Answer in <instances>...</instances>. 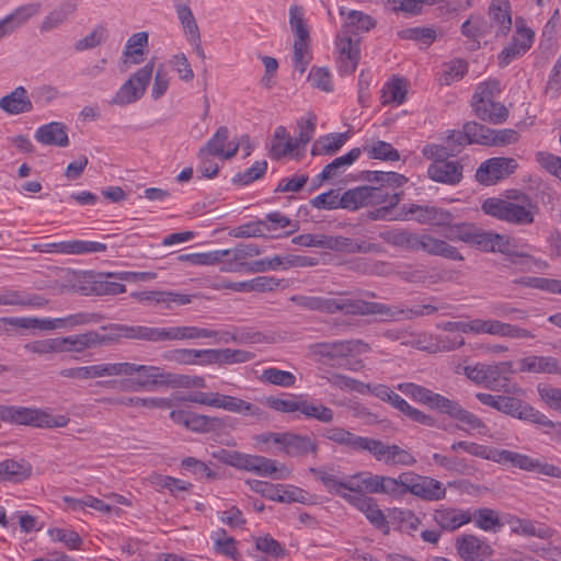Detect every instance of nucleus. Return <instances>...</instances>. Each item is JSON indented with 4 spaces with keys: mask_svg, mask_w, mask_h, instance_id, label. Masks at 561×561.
I'll return each mask as SVG.
<instances>
[{
    "mask_svg": "<svg viewBox=\"0 0 561 561\" xmlns=\"http://www.w3.org/2000/svg\"><path fill=\"white\" fill-rule=\"evenodd\" d=\"M118 324H112L108 327L110 332L107 334H100L96 331H88L80 334L69 335L65 337H55L57 341L58 353H82L88 348H93L101 345H108L113 342L119 341L121 336H116Z\"/></svg>",
    "mask_w": 561,
    "mask_h": 561,
    "instance_id": "6",
    "label": "nucleus"
},
{
    "mask_svg": "<svg viewBox=\"0 0 561 561\" xmlns=\"http://www.w3.org/2000/svg\"><path fill=\"white\" fill-rule=\"evenodd\" d=\"M514 373L512 362H500L495 364H485V388L492 391H502L505 388V381Z\"/></svg>",
    "mask_w": 561,
    "mask_h": 561,
    "instance_id": "31",
    "label": "nucleus"
},
{
    "mask_svg": "<svg viewBox=\"0 0 561 561\" xmlns=\"http://www.w3.org/2000/svg\"><path fill=\"white\" fill-rule=\"evenodd\" d=\"M291 301L306 310L332 314L333 298L296 295L291 297Z\"/></svg>",
    "mask_w": 561,
    "mask_h": 561,
    "instance_id": "48",
    "label": "nucleus"
},
{
    "mask_svg": "<svg viewBox=\"0 0 561 561\" xmlns=\"http://www.w3.org/2000/svg\"><path fill=\"white\" fill-rule=\"evenodd\" d=\"M408 486V493L420 497L425 501H439L446 496V488L444 484L431 477L420 476L410 471V474L404 477Z\"/></svg>",
    "mask_w": 561,
    "mask_h": 561,
    "instance_id": "11",
    "label": "nucleus"
},
{
    "mask_svg": "<svg viewBox=\"0 0 561 561\" xmlns=\"http://www.w3.org/2000/svg\"><path fill=\"white\" fill-rule=\"evenodd\" d=\"M280 450L291 457H302L308 454H316L318 445L309 436L284 433Z\"/></svg>",
    "mask_w": 561,
    "mask_h": 561,
    "instance_id": "28",
    "label": "nucleus"
},
{
    "mask_svg": "<svg viewBox=\"0 0 561 561\" xmlns=\"http://www.w3.org/2000/svg\"><path fill=\"white\" fill-rule=\"evenodd\" d=\"M312 353L320 357L336 358L352 354H364L370 351V346L360 340H347L335 342L316 343L311 346Z\"/></svg>",
    "mask_w": 561,
    "mask_h": 561,
    "instance_id": "14",
    "label": "nucleus"
},
{
    "mask_svg": "<svg viewBox=\"0 0 561 561\" xmlns=\"http://www.w3.org/2000/svg\"><path fill=\"white\" fill-rule=\"evenodd\" d=\"M347 133H332L320 137L312 146L311 154H335L347 141Z\"/></svg>",
    "mask_w": 561,
    "mask_h": 561,
    "instance_id": "41",
    "label": "nucleus"
},
{
    "mask_svg": "<svg viewBox=\"0 0 561 561\" xmlns=\"http://www.w3.org/2000/svg\"><path fill=\"white\" fill-rule=\"evenodd\" d=\"M397 388L415 402L426 405L432 410H437L440 413L448 414L451 419L467 424L470 430L477 431L481 435H486L489 432L485 423L472 412L463 409L458 401L413 382L399 383Z\"/></svg>",
    "mask_w": 561,
    "mask_h": 561,
    "instance_id": "1",
    "label": "nucleus"
},
{
    "mask_svg": "<svg viewBox=\"0 0 561 561\" xmlns=\"http://www.w3.org/2000/svg\"><path fill=\"white\" fill-rule=\"evenodd\" d=\"M445 240L457 242L461 241L476 245L483 251H494L495 247L501 244L503 237L497 233L485 232L470 222L453 221L444 228Z\"/></svg>",
    "mask_w": 561,
    "mask_h": 561,
    "instance_id": "5",
    "label": "nucleus"
},
{
    "mask_svg": "<svg viewBox=\"0 0 561 561\" xmlns=\"http://www.w3.org/2000/svg\"><path fill=\"white\" fill-rule=\"evenodd\" d=\"M121 339L144 340L149 342L174 341V327L117 325Z\"/></svg>",
    "mask_w": 561,
    "mask_h": 561,
    "instance_id": "12",
    "label": "nucleus"
},
{
    "mask_svg": "<svg viewBox=\"0 0 561 561\" xmlns=\"http://www.w3.org/2000/svg\"><path fill=\"white\" fill-rule=\"evenodd\" d=\"M229 129L226 126L219 127L211 138L201 148L202 154L211 153L222 159L234 157L239 150V144L228 141Z\"/></svg>",
    "mask_w": 561,
    "mask_h": 561,
    "instance_id": "20",
    "label": "nucleus"
},
{
    "mask_svg": "<svg viewBox=\"0 0 561 561\" xmlns=\"http://www.w3.org/2000/svg\"><path fill=\"white\" fill-rule=\"evenodd\" d=\"M365 187V203L366 206H377L382 204H389L390 206H397L401 201V194L398 192H391L386 186H369Z\"/></svg>",
    "mask_w": 561,
    "mask_h": 561,
    "instance_id": "42",
    "label": "nucleus"
},
{
    "mask_svg": "<svg viewBox=\"0 0 561 561\" xmlns=\"http://www.w3.org/2000/svg\"><path fill=\"white\" fill-rule=\"evenodd\" d=\"M343 312L352 316L378 314L383 319H397L404 313V310L392 308L388 305L360 299L333 298L332 314Z\"/></svg>",
    "mask_w": 561,
    "mask_h": 561,
    "instance_id": "8",
    "label": "nucleus"
},
{
    "mask_svg": "<svg viewBox=\"0 0 561 561\" xmlns=\"http://www.w3.org/2000/svg\"><path fill=\"white\" fill-rule=\"evenodd\" d=\"M295 141L284 126H277L271 141L270 156L272 159H280L297 149Z\"/></svg>",
    "mask_w": 561,
    "mask_h": 561,
    "instance_id": "38",
    "label": "nucleus"
},
{
    "mask_svg": "<svg viewBox=\"0 0 561 561\" xmlns=\"http://www.w3.org/2000/svg\"><path fill=\"white\" fill-rule=\"evenodd\" d=\"M489 18L491 20V27L494 28L496 35L506 34L512 26L507 0H492L489 7Z\"/></svg>",
    "mask_w": 561,
    "mask_h": 561,
    "instance_id": "33",
    "label": "nucleus"
},
{
    "mask_svg": "<svg viewBox=\"0 0 561 561\" xmlns=\"http://www.w3.org/2000/svg\"><path fill=\"white\" fill-rule=\"evenodd\" d=\"M239 470L254 472L261 477H273L284 480L289 478L290 471L285 467H277V462L273 459L257 455H241Z\"/></svg>",
    "mask_w": 561,
    "mask_h": 561,
    "instance_id": "13",
    "label": "nucleus"
},
{
    "mask_svg": "<svg viewBox=\"0 0 561 561\" xmlns=\"http://www.w3.org/2000/svg\"><path fill=\"white\" fill-rule=\"evenodd\" d=\"M0 420L16 425L41 428L65 427L69 423L66 415H53L36 408L0 404Z\"/></svg>",
    "mask_w": 561,
    "mask_h": 561,
    "instance_id": "4",
    "label": "nucleus"
},
{
    "mask_svg": "<svg viewBox=\"0 0 561 561\" xmlns=\"http://www.w3.org/2000/svg\"><path fill=\"white\" fill-rule=\"evenodd\" d=\"M34 137L44 146L67 147L69 145L67 126L61 122H50L39 126Z\"/></svg>",
    "mask_w": 561,
    "mask_h": 561,
    "instance_id": "26",
    "label": "nucleus"
},
{
    "mask_svg": "<svg viewBox=\"0 0 561 561\" xmlns=\"http://www.w3.org/2000/svg\"><path fill=\"white\" fill-rule=\"evenodd\" d=\"M199 339H219L228 342L227 337H222L220 332L207 328L195 325H176L174 327V341H187Z\"/></svg>",
    "mask_w": 561,
    "mask_h": 561,
    "instance_id": "43",
    "label": "nucleus"
},
{
    "mask_svg": "<svg viewBox=\"0 0 561 561\" xmlns=\"http://www.w3.org/2000/svg\"><path fill=\"white\" fill-rule=\"evenodd\" d=\"M370 159L382 161H398L400 160L399 151L393 146L383 140H374L367 142L362 149Z\"/></svg>",
    "mask_w": 561,
    "mask_h": 561,
    "instance_id": "45",
    "label": "nucleus"
},
{
    "mask_svg": "<svg viewBox=\"0 0 561 561\" xmlns=\"http://www.w3.org/2000/svg\"><path fill=\"white\" fill-rule=\"evenodd\" d=\"M471 516L474 525L484 531H496L504 525L499 513L488 507L476 510Z\"/></svg>",
    "mask_w": 561,
    "mask_h": 561,
    "instance_id": "49",
    "label": "nucleus"
},
{
    "mask_svg": "<svg viewBox=\"0 0 561 561\" xmlns=\"http://www.w3.org/2000/svg\"><path fill=\"white\" fill-rule=\"evenodd\" d=\"M220 425V420L218 417L197 414L192 412L187 430L196 433H207L214 431L216 427Z\"/></svg>",
    "mask_w": 561,
    "mask_h": 561,
    "instance_id": "62",
    "label": "nucleus"
},
{
    "mask_svg": "<svg viewBox=\"0 0 561 561\" xmlns=\"http://www.w3.org/2000/svg\"><path fill=\"white\" fill-rule=\"evenodd\" d=\"M476 398L484 405L491 407L502 413L508 414L516 417L520 405V400L506 397V396H493L491 393L478 392Z\"/></svg>",
    "mask_w": 561,
    "mask_h": 561,
    "instance_id": "37",
    "label": "nucleus"
},
{
    "mask_svg": "<svg viewBox=\"0 0 561 561\" xmlns=\"http://www.w3.org/2000/svg\"><path fill=\"white\" fill-rule=\"evenodd\" d=\"M360 153V148H353L346 154L335 158L313 180L316 182L313 188L321 185L324 181L333 180L343 174L359 158Z\"/></svg>",
    "mask_w": 561,
    "mask_h": 561,
    "instance_id": "23",
    "label": "nucleus"
},
{
    "mask_svg": "<svg viewBox=\"0 0 561 561\" xmlns=\"http://www.w3.org/2000/svg\"><path fill=\"white\" fill-rule=\"evenodd\" d=\"M261 381L279 386V387H293L296 382V377L290 371L282 370L276 367H270L262 371L260 377Z\"/></svg>",
    "mask_w": 561,
    "mask_h": 561,
    "instance_id": "54",
    "label": "nucleus"
},
{
    "mask_svg": "<svg viewBox=\"0 0 561 561\" xmlns=\"http://www.w3.org/2000/svg\"><path fill=\"white\" fill-rule=\"evenodd\" d=\"M127 277L125 274H106L103 280L96 283L95 290L101 295H118L126 291L123 284Z\"/></svg>",
    "mask_w": 561,
    "mask_h": 561,
    "instance_id": "53",
    "label": "nucleus"
},
{
    "mask_svg": "<svg viewBox=\"0 0 561 561\" xmlns=\"http://www.w3.org/2000/svg\"><path fill=\"white\" fill-rule=\"evenodd\" d=\"M381 92L382 104L400 105L405 100L407 82L403 79L394 78L383 85Z\"/></svg>",
    "mask_w": 561,
    "mask_h": 561,
    "instance_id": "47",
    "label": "nucleus"
},
{
    "mask_svg": "<svg viewBox=\"0 0 561 561\" xmlns=\"http://www.w3.org/2000/svg\"><path fill=\"white\" fill-rule=\"evenodd\" d=\"M266 169L267 162L265 160L256 161L244 172L236 174L232 182L239 185H249L253 181L260 179L266 172Z\"/></svg>",
    "mask_w": 561,
    "mask_h": 561,
    "instance_id": "64",
    "label": "nucleus"
},
{
    "mask_svg": "<svg viewBox=\"0 0 561 561\" xmlns=\"http://www.w3.org/2000/svg\"><path fill=\"white\" fill-rule=\"evenodd\" d=\"M153 69L154 62L153 60H150L142 68L131 75L129 79L116 91L111 100V104L125 106L140 100L145 95L147 87L150 83Z\"/></svg>",
    "mask_w": 561,
    "mask_h": 561,
    "instance_id": "7",
    "label": "nucleus"
},
{
    "mask_svg": "<svg viewBox=\"0 0 561 561\" xmlns=\"http://www.w3.org/2000/svg\"><path fill=\"white\" fill-rule=\"evenodd\" d=\"M420 250L430 255L442 256L453 261H463L462 254L456 247L430 233L416 234L415 251Z\"/></svg>",
    "mask_w": 561,
    "mask_h": 561,
    "instance_id": "16",
    "label": "nucleus"
},
{
    "mask_svg": "<svg viewBox=\"0 0 561 561\" xmlns=\"http://www.w3.org/2000/svg\"><path fill=\"white\" fill-rule=\"evenodd\" d=\"M300 413L307 419H313L322 423H331L334 419V412L331 408L324 405L319 400H307L302 397Z\"/></svg>",
    "mask_w": 561,
    "mask_h": 561,
    "instance_id": "44",
    "label": "nucleus"
},
{
    "mask_svg": "<svg viewBox=\"0 0 561 561\" xmlns=\"http://www.w3.org/2000/svg\"><path fill=\"white\" fill-rule=\"evenodd\" d=\"M364 451L369 453L377 461L387 466L412 467L416 463V459L410 450L370 437H367Z\"/></svg>",
    "mask_w": 561,
    "mask_h": 561,
    "instance_id": "9",
    "label": "nucleus"
},
{
    "mask_svg": "<svg viewBox=\"0 0 561 561\" xmlns=\"http://www.w3.org/2000/svg\"><path fill=\"white\" fill-rule=\"evenodd\" d=\"M32 474V466L25 460L5 459L0 462L1 481L22 482Z\"/></svg>",
    "mask_w": 561,
    "mask_h": 561,
    "instance_id": "36",
    "label": "nucleus"
},
{
    "mask_svg": "<svg viewBox=\"0 0 561 561\" xmlns=\"http://www.w3.org/2000/svg\"><path fill=\"white\" fill-rule=\"evenodd\" d=\"M434 522L446 531H455L472 520L471 513L456 507H439L433 513Z\"/></svg>",
    "mask_w": 561,
    "mask_h": 561,
    "instance_id": "24",
    "label": "nucleus"
},
{
    "mask_svg": "<svg viewBox=\"0 0 561 561\" xmlns=\"http://www.w3.org/2000/svg\"><path fill=\"white\" fill-rule=\"evenodd\" d=\"M322 436L331 442L347 447L352 451H364L367 437L355 435L342 427L325 428Z\"/></svg>",
    "mask_w": 561,
    "mask_h": 561,
    "instance_id": "35",
    "label": "nucleus"
},
{
    "mask_svg": "<svg viewBox=\"0 0 561 561\" xmlns=\"http://www.w3.org/2000/svg\"><path fill=\"white\" fill-rule=\"evenodd\" d=\"M468 71V65L462 59H454L443 66L440 83L450 85L460 80Z\"/></svg>",
    "mask_w": 561,
    "mask_h": 561,
    "instance_id": "55",
    "label": "nucleus"
},
{
    "mask_svg": "<svg viewBox=\"0 0 561 561\" xmlns=\"http://www.w3.org/2000/svg\"><path fill=\"white\" fill-rule=\"evenodd\" d=\"M428 205L404 204L400 213L396 215V220H415L421 225H427L430 215Z\"/></svg>",
    "mask_w": 561,
    "mask_h": 561,
    "instance_id": "51",
    "label": "nucleus"
},
{
    "mask_svg": "<svg viewBox=\"0 0 561 561\" xmlns=\"http://www.w3.org/2000/svg\"><path fill=\"white\" fill-rule=\"evenodd\" d=\"M516 417L520 420H526L537 425L547 427V428H556L558 423H553L550 419H548L543 413L535 410L533 407L528 404H524L520 402L518 413Z\"/></svg>",
    "mask_w": 561,
    "mask_h": 561,
    "instance_id": "58",
    "label": "nucleus"
},
{
    "mask_svg": "<svg viewBox=\"0 0 561 561\" xmlns=\"http://www.w3.org/2000/svg\"><path fill=\"white\" fill-rule=\"evenodd\" d=\"M174 9L186 38L201 34L196 19L186 2L175 0Z\"/></svg>",
    "mask_w": 561,
    "mask_h": 561,
    "instance_id": "46",
    "label": "nucleus"
},
{
    "mask_svg": "<svg viewBox=\"0 0 561 561\" xmlns=\"http://www.w3.org/2000/svg\"><path fill=\"white\" fill-rule=\"evenodd\" d=\"M289 25L295 38H309V30L305 21V11L300 5L289 8Z\"/></svg>",
    "mask_w": 561,
    "mask_h": 561,
    "instance_id": "59",
    "label": "nucleus"
},
{
    "mask_svg": "<svg viewBox=\"0 0 561 561\" xmlns=\"http://www.w3.org/2000/svg\"><path fill=\"white\" fill-rule=\"evenodd\" d=\"M227 250L230 252V255L221 267V271L229 273H236L242 270L247 271L251 263L249 260L260 255L262 252L261 248L254 243H240L234 249Z\"/></svg>",
    "mask_w": 561,
    "mask_h": 561,
    "instance_id": "21",
    "label": "nucleus"
},
{
    "mask_svg": "<svg viewBox=\"0 0 561 561\" xmlns=\"http://www.w3.org/2000/svg\"><path fill=\"white\" fill-rule=\"evenodd\" d=\"M463 167L459 161L438 160L432 162L427 168V175L437 183L456 185L462 180Z\"/></svg>",
    "mask_w": 561,
    "mask_h": 561,
    "instance_id": "19",
    "label": "nucleus"
},
{
    "mask_svg": "<svg viewBox=\"0 0 561 561\" xmlns=\"http://www.w3.org/2000/svg\"><path fill=\"white\" fill-rule=\"evenodd\" d=\"M472 106L477 116L480 119L486 121L489 123L501 124L508 116L507 108L503 104L497 103L494 100L485 99L472 101Z\"/></svg>",
    "mask_w": 561,
    "mask_h": 561,
    "instance_id": "32",
    "label": "nucleus"
},
{
    "mask_svg": "<svg viewBox=\"0 0 561 561\" xmlns=\"http://www.w3.org/2000/svg\"><path fill=\"white\" fill-rule=\"evenodd\" d=\"M385 239L392 245L415 251L416 233H412L405 229L391 230L387 232Z\"/></svg>",
    "mask_w": 561,
    "mask_h": 561,
    "instance_id": "63",
    "label": "nucleus"
},
{
    "mask_svg": "<svg viewBox=\"0 0 561 561\" xmlns=\"http://www.w3.org/2000/svg\"><path fill=\"white\" fill-rule=\"evenodd\" d=\"M522 373L561 375V360L552 356L530 355L518 360Z\"/></svg>",
    "mask_w": 561,
    "mask_h": 561,
    "instance_id": "25",
    "label": "nucleus"
},
{
    "mask_svg": "<svg viewBox=\"0 0 561 561\" xmlns=\"http://www.w3.org/2000/svg\"><path fill=\"white\" fill-rule=\"evenodd\" d=\"M517 165L513 158L494 157L480 164L476 172V179L481 184L492 185L514 173Z\"/></svg>",
    "mask_w": 561,
    "mask_h": 561,
    "instance_id": "10",
    "label": "nucleus"
},
{
    "mask_svg": "<svg viewBox=\"0 0 561 561\" xmlns=\"http://www.w3.org/2000/svg\"><path fill=\"white\" fill-rule=\"evenodd\" d=\"M77 275L70 270L56 268L54 276L48 278L45 283L37 288L42 290H49L54 295H65L77 291Z\"/></svg>",
    "mask_w": 561,
    "mask_h": 561,
    "instance_id": "27",
    "label": "nucleus"
},
{
    "mask_svg": "<svg viewBox=\"0 0 561 561\" xmlns=\"http://www.w3.org/2000/svg\"><path fill=\"white\" fill-rule=\"evenodd\" d=\"M465 130L467 131L470 144L492 146L493 129L476 122H469L465 124Z\"/></svg>",
    "mask_w": 561,
    "mask_h": 561,
    "instance_id": "56",
    "label": "nucleus"
},
{
    "mask_svg": "<svg viewBox=\"0 0 561 561\" xmlns=\"http://www.w3.org/2000/svg\"><path fill=\"white\" fill-rule=\"evenodd\" d=\"M309 38H295L294 42V67L304 73L310 62Z\"/></svg>",
    "mask_w": 561,
    "mask_h": 561,
    "instance_id": "61",
    "label": "nucleus"
},
{
    "mask_svg": "<svg viewBox=\"0 0 561 561\" xmlns=\"http://www.w3.org/2000/svg\"><path fill=\"white\" fill-rule=\"evenodd\" d=\"M506 523L510 525L511 531L518 536L537 537L547 540L552 538L556 534L553 528L543 523L519 518L517 516H508Z\"/></svg>",
    "mask_w": 561,
    "mask_h": 561,
    "instance_id": "22",
    "label": "nucleus"
},
{
    "mask_svg": "<svg viewBox=\"0 0 561 561\" xmlns=\"http://www.w3.org/2000/svg\"><path fill=\"white\" fill-rule=\"evenodd\" d=\"M486 334L515 340H533L536 337V334L529 329L497 319H488Z\"/></svg>",
    "mask_w": 561,
    "mask_h": 561,
    "instance_id": "30",
    "label": "nucleus"
},
{
    "mask_svg": "<svg viewBox=\"0 0 561 561\" xmlns=\"http://www.w3.org/2000/svg\"><path fill=\"white\" fill-rule=\"evenodd\" d=\"M481 208L489 216L518 226L533 224L538 210L537 205L524 193L515 194L513 201L486 198Z\"/></svg>",
    "mask_w": 561,
    "mask_h": 561,
    "instance_id": "3",
    "label": "nucleus"
},
{
    "mask_svg": "<svg viewBox=\"0 0 561 561\" xmlns=\"http://www.w3.org/2000/svg\"><path fill=\"white\" fill-rule=\"evenodd\" d=\"M148 44V33L139 32L131 35L124 50V59L122 60V70L126 71L128 69L129 62L134 65H138L142 61L144 50Z\"/></svg>",
    "mask_w": 561,
    "mask_h": 561,
    "instance_id": "34",
    "label": "nucleus"
},
{
    "mask_svg": "<svg viewBox=\"0 0 561 561\" xmlns=\"http://www.w3.org/2000/svg\"><path fill=\"white\" fill-rule=\"evenodd\" d=\"M41 10L39 3H28L13 10L5 18L12 25L14 31L24 25L32 16L36 15Z\"/></svg>",
    "mask_w": 561,
    "mask_h": 561,
    "instance_id": "57",
    "label": "nucleus"
},
{
    "mask_svg": "<svg viewBox=\"0 0 561 561\" xmlns=\"http://www.w3.org/2000/svg\"><path fill=\"white\" fill-rule=\"evenodd\" d=\"M351 505H353L358 511H360L363 514H365L367 519L377 528L387 527L386 517H385L382 511L379 508L375 499L369 497V496L353 497Z\"/></svg>",
    "mask_w": 561,
    "mask_h": 561,
    "instance_id": "40",
    "label": "nucleus"
},
{
    "mask_svg": "<svg viewBox=\"0 0 561 561\" xmlns=\"http://www.w3.org/2000/svg\"><path fill=\"white\" fill-rule=\"evenodd\" d=\"M229 255L230 252L228 250H216L205 253L182 254L179 256V260L190 262L193 265H214Z\"/></svg>",
    "mask_w": 561,
    "mask_h": 561,
    "instance_id": "52",
    "label": "nucleus"
},
{
    "mask_svg": "<svg viewBox=\"0 0 561 561\" xmlns=\"http://www.w3.org/2000/svg\"><path fill=\"white\" fill-rule=\"evenodd\" d=\"M134 375L138 376L133 382V388L135 390L160 385H169L175 380V376L173 374L164 371L158 366L138 365L133 363L130 376Z\"/></svg>",
    "mask_w": 561,
    "mask_h": 561,
    "instance_id": "15",
    "label": "nucleus"
},
{
    "mask_svg": "<svg viewBox=\"0 0 561 561\" xmlns=\"http://www.w3.org/2000/svg\"><path fill=\"white\" fill-rule=\"evenodd\" d=\"M490 312L499 318L526 320L528 313L526 310L514 307L510 302L496 301L490 306Z\"/></svg>",
    "mask_w": 561,
    "mask_h": 561,
    "instance_id": "60",
    "label": "nucleus"
},
{
    "mask_svg": "<svg viewBox=\"0 0 561 561\" xmlns=\"http://www.w3.org/2000/svg\"><path fill=\"white\" fill-rule=\"evenodd\" d=\"M458 554L465 561H491L492 548L473 535H465L456 540Z\"/></svg>",
    "mask_w": 561,
    "mask_h": 561,
    "instance_id": "18",
    "label": "nucleus"
},
{
    "mask_svg": "<svg viewBox=\"0 0 561 561\" xmlns=\"http://www.w3.org/2000/svg\"><path fill=\"white\" fill-rule=\"evenodd\" d=\"M0 108L10 115H19L31 112L33 103L26 89L20 85L0 99Z\"/></svg>",
    "mask_w": 561,
    "mask_h": 561,
    "instance_id": "29",
    "label": "nucleus"
},
{
    "mask_svg": "<svg viewBox=\"0 0 561 561\" xmlns=\"http://www.w3.org/2000/svg\"><path fill=\"white\" fill-rule=\"evenodd\" d=\"M44 247H45V249L42 250L43 252L68 254V255H82V254L99 253V252H105L107 249L105 243L96 242V241H85V240L60 241V242L47 243Z\"/></svg>",
    "mask_w": 561,
    "mask_h": 561,
    "instance_id": "17",
    "label": "nucleus"
},
{
    "mask_svg": "<svg viewBox=\"0 0 561 561\" xmlns=\"http://www.w3.org/2000/svg\"><path fill=\"white\" fill-rule=\"evenodd\" d=\"M77 11V3L65 1L51 10L41 24V32H50L64 24Z\"/></svg>",
    "mask_w": 561,
    "mask_h": 561,
    "instance_id": "39",
    "label": "nucleus"
},
{
    "mask_svg": "<svg viewBox=\"0 0 561 561\" xmlns=\"http://www.w3.org/2000/svg\"><path fill=\"white\" fill-rule=\"evenodd\" d=\"M375 26L373 18L362 11L352 10L347 13L345 23L337 34L335 47L339 69L343 73H352L359 61V42L353 39L352 34L368 32Z\"/></svg>",
    "mask_w": 561,
    "mask_h": 561,
    "instance_id": "2",
    "label": "nucleus"
},
{
    "mask_svg": "<svg viewBox=\"0 0 561 561\" xmlns=\"http://www.w3.org/2000/svg\"><path fill=\"white\" fill-rule=\"evenodd\" d=\"M408 474H410V471L400 473L398 478L382 476V479L380 481L382 486H380L379 494H386L394 499H401L404 495H407V484H409V482H407L404 477H407Z\"/></svg>",
    "mask_w": 561,
    "mask_h": 561,
    "instance_id": "50",
    "label": "nucleus"
}]
</instances>
